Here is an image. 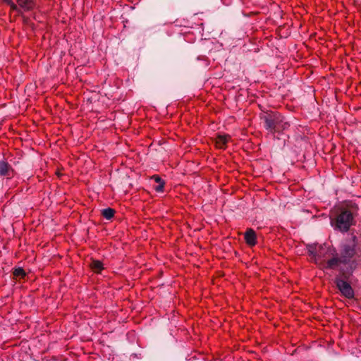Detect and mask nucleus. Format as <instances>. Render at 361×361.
Listing matches in <instances>:
<instances>
[{
    "instance_id": "1",
    "label": "nucleus",
    "mask_w": 361,
    "mask_h": 361,
    "mask_svg": "<svg viewBox=\"0 0 361 361\" xmlns=\"http://www.w3.org/2000/svg\"><path fill=\"white\" fill-rule=\"evenodd\" d=\"M361 257L360 249L357 247V238L351 235L345 239L340 245L339 255L337 253L338 268L341 265L345 267V271H353Z\"/></svg>"
},
{
    "instance_id": "2",
    "label": "nucleus",
    "mask_w": 361,
    "mask_h": 361,
    "mask_svg": "<svg viewBox=\"0 0 361 361\" xmlns=\"http://www.w3.org/2000/svg\"><path fill=\"white\" fill-rule=\"evenodd\" d=\"M308 252L314 263L323 270L338 269L337 252L334 247L326 244L310 245Z\"/></svg>"
},
{
    "instance_id": "3",
    "label": "nucleus",
    "mask_w": 361,
    "mask_h": 361,
    "mask_svg": "<svg viewBox=\"0 0 361 361\" xmlns=\"http://www.w3.org/2000/svg\"><path fill=\"white\" fill-rule=\"evenodd\" d=\"M264 127L271 133H281L290 126L289 123L285 121L284 117L277 112H271L264 116Z\"/></svg>"
},
{
    "instance_id": "4",
    "label": "nucleus",
    "mask_w": 361,
    "mask_h": 361,
    "mask_svg": "<svg viewBox=\"0 0 361 361\" xmlns=\"http://www.w3.org/2000/svg\"><path fill=\"white\" fill-rule=\"evenodd\" d=\"M353 271H345L344 269L340 268L339 274L335 278V284L340 291L341 295L348 298L353 299L355 293L354 290L348 282L350 277L352 276Z\"/></svg>"
},
{
    "instance_id": "5",
    "label": "nucleus",
    "mask_w": 361,
    "mask_h": 361,
    "mask_svg": "<svg viewBox=\"0 0 361 361\" xmlns=\"http://www.w3.org/2000/svg\"><path fill=\"white\" fill-rule=\"evenodd\" d=\"M353 221L352 212L348 209H343L336 219V227L342 232H346L352 225Z\"/></svg>"
},
{
    "instance_id": "6",
    "label": "nucleus",
    "mask_w": 361,
    "mask_h": 361,
    "mask_svg": "<svg viewBox=\"0 0 361 361\" xmlns=\"http://www.w3.org/2000/svg\"><path fill=\"white\" fill-rule=\"evenodd\" d=\"M13 170L11 165L6 161H0V176L11 178L13 176Z\"/></svg>"
},
{
    "instance_id": "7",
    "label": "nucleus",
    "mask_w": 361,
    "mask_h": 361,
    "mask_svg": "<svg viewBox=\"0 0 361 361\" xmlns=\"http://www.w3.org/2000/svg\"><path fill=\"white\" fill-rule=\"evenodd\" d=\"M18 6L24 11H30L35 8L36 3L35 0H16Z\"/></svg>"
},
{
    "instance_id": "8",
    "label": "nucleus",
    "mask_w": 361,
    "mask_h": 361,
    "mask_svg": "<svg viewBox=\"0 0 361 361\" xmlns=\"http://www.w3.org/2000/svg\"><path fill=\"white\" fill-rule=\"evenodd\" d=\"M231 140L228 135H218L215 138L216 147L219 149H226L228 142Z\"/></svg>"
},
{
    "instance_id": "9",
    "label": "nucleus",
    "mask_w": 361,
    "mask_h": 361,
    "mask_svg": "<svg viewBox=\"0 0 361 361\" xmlns=\"http://www.w3.org/2000/svg\"><path fill=\"white\" fill-rule=\"evenodd\" d=\"M245 240L250 246H254L257 244V237L255 231L252 228L247 229L245 233Z\"/></svg>"
},
{
    "instance_id": "10",
    "label": "nucleus",
    "mask_w": 361,
    "mask_h": 361,
    "mask_svg": "<svg viewBox=\"0 0 361 361\" xmlns=\"http://www.w3.org/2000/svg\"><path fill=\"white\" fill-rule=\"evenodd\" d=\"M92 269L95 273H100L101 271L103 269V264L100 261L98 260H94L90 265Z\"/></svg>"
},
{
    "instance_id": "11",
    "label": "nucleus",
    "mask_w": 361,
    "mask_h": 361,
    "mask_svg": "<svg viewBox=\"0 0 361 361\" xmlns=\"http://www.w3.org/2000/svg\"><path fill=\"white\" fill-rule=\"evenodd\" d=\"M115 214V210L111 208H107L104 209L102 211V215L106 219H111Z\"/></svg>"
},
{
    "instance_id": "12",
    "label": "nucleus",
    "mask_w": 361,
    "mask_h": 361,
    "mask_svg": "<svg viewBox=\"0 0 361 361\" xmlns=\"http://www.w3.org/2000/svg\"><path fill=\"white\" fill-rule=\"evenodd\" d=\"M13 276L15 277H18L23 279L25 276L26 274L24 269L21 267L17 268L13 271Z\"/></svg>"
},
{
    "instance_id": "13",
    "label": "nucleus",
    "mask_w": 361,
    "mask_h": 361,
    "mask_svg": "<svg viewBox=\"0 0 361 361\" xmlns=\"http://www.w3.org/2000/svg\"><path fill=\"white\" fill-rule=\"evenodd\" d=\"M6 4H7L10 6L12 11H17L18 12L20 11V8H18V6L16 4H15L12 0L7 1Z\"/></svg>"
},
{
    "instance_id": "14",
    "label": "nucleus",
    "mask_w": 361,
    "mask_h": 361,
    "mask_svg": "<svg viewBox=\"0 0 361 361\" xmlns=\"http://www.w3.org/2000/svg\"><path fill=\"white\" fill-rule=\"evenodd\" d=\"M164 185H165V182L162 181V182H161L159 183H157V185H154V189L157 192H162L164 191Z\"/></svg>"
},
{
    "instance_id": "15",
    "label": "nucleus",
    "mask_w": 361,
    "mask_h": 361,
    "mask_svg": "<svg viewBox=\"0 0 361 361\" xmlns=\"http://www.w3.org/2000/svg\"><path fill=\"white\" fill-rule=\"evenodd\" d=\"M152 179H153L155 183H159L162 181H164L159 176L154 175L152 177Z\"/></svg>"
}]
</instances>
